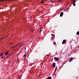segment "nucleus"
Returning <instances> with one entry per match:
<instances>
[{
    "instance_id": "1",
    "label": "nucleus",
    "mask_w": 79,
    "mask_h": 79,
    "mask_svg": "<svg viewBox=\"0 0 79 79\" xmlns=\"http://www.w3.org/2000/svg\"><path fill=\"white\" fill-rule=\"evenodd\" d=\"M54 59L55 60V61H58L59 60V58L57 57H55Z\"/></svg>"
},
{
    "instance_id": "2",
    "label": "nucleus",
    "mask_w": 79,
    "mask_h": 79,
    "mask_svg": "<svg viewBox=\"0 0 79 79\" xmlns=\"http://www.w3.org/2000/svg\"><path fill=\"white\" fill-rule=\"evenodd\" d=\"M56 64L55 63V62H53V64H52V66L53 67V68H55V66H56Z\"/></svg>"
},
{
    "instance_id": "3",
    "label": "nucleus",
    "mask_w": 79,
    "mask_h": 79,
    "mask_svg": "<svg viewBox=\"0 0 79 79\" xmlns=\"http://www.w3.org/2000/svg\"><path fill=\"white\" fill-rule=\"evenodd\" d=\"M63 12H61L60 13V17H62V16H63Z\"/></svg>"
},
{
    "instance_id": "4",
    "label": "nucleus",
    "mask_w": 79,
    "mask_h": 79,
    "mask_svg": "<svg viewBox=\"0 0 79 79\" xmlns=\"http://www.w3.org/2000/svg\"><path fill=\"white\" fill-rule=\"evenodd\" d=\"M65 42H66V40H64L63 42H62V44H65Z\"/></svg>"
},
{
    "instance_id": "5",
    "label": "nucleus",
    "mask_w": 79,
    "mask_h": 79,
    "mask_svg": "<svg viewBox=\"0 0 79 79\" xmlns=\"http://www.w3.org/2000/svg\"><path fill=\"white\" fill-rule=\"evenodd\" d=\"M73 57H71L70 59H69V62H71V61H73Z\"/></svg>"
},
{
    "instance_id": "6",
    "label": "nucleus",
    "mask_w": 79,
    "mask_h": 79,
    "mask_svg": "<svg viewBox=\"0 0 79 79\" xmlns=\"http://www.w3.org/2000/svg\"><path fill=\"white\" fill-rule=\"evenodd\" d=\"M8 53H9V52L8 51H6V53H5V55H8Z\"/></svg>"
},
{
    "instance_id": "7",
    "label": "nucleus",
    "mask_w": 79,
    "mask_h": 79,
    "mask_svg": "<svg viewBox=\"0 0 79 79\" xmlns=\"http://www.w3.org/2000/svg\"><path fill=\"white\" fill-rule=\"evenodd\" d=\"M56 2V1H53V2H51L52 3H55Z\"/></svg>"
},
{
    "instance_id": "8",
    "label": "nucleus",
    "mask_w": 79,
    "mask_h": 79,
    "mask_svg": "<svg viewBox=\"0 0 79 79\" xmlns=\"http://www.w3.org/2000/svg\"><path fill=\"white\" fill-rule=\"evenodd\" d=\"M47 79H52V77H48V78Z\"/></svg>"
},
{
    "instance_id": "9",
    "label": "nucleus",
    "mask_w": 79,
    "mask_h": 79,
    "mask_svg": "<svg viewBox=\"0 0 79 79\" xmlns=\"http://www.w3.org/2000/svg\"><path fill=\"white\" fill-rule=\"evenodd\" d=\"M76 0H74V1H73V3H76Z\"/></svg>"
},
{
    "instance_id": "10",
    "label": "nucleus",
    "mask_w": 79,
    "mask_h": 79,
    "mask_svg": "<svg viewBox=\"0 0 79 79\" xmlns=\"http://www.w3.org/2000/svg\"><path fill=\"white\" fill-rule=\"evenodd\" d=\"M77 35H79V31H78L77 33Z\"/></svg>"
},
{
    "instance_id": "11",
    "label": "nucleus",
    "mask_w": 79,
    "mask_h": 79,
    "mask_svg": "<svg viewBox=\"0 0 79 79\" xmlns=\"http://www.w3.org/2000/svg\"><path fill=\"white\" fill-rule=\"evenodd\" d=\"M18 45H19V44H16L15 46V47H17V46H18Z\"/></svg>"
},
{
    "instance_id": "12",
    "label": "nucleus",
    "mask_w": 79,
    "mask_h": 79,
    "mask_svg": "<svg viewBox=\"0 0 79 79\" xmlns=\"http://www.w3.org/2000/svg\"><path fill=\"white\" fill-rule=\"evenodd\" d=\"M26 54H24V55H23V56L24 57H26Z\"/></svg>"
},
{
    "instance_id": "13",
    "label": "nucleus",
    "mask_w": 79,
    "mask_h": 79,
    "mask_svg": "<svg viewBox=\"0 0 79 79\" xmlns=\"http://www.w3.org/2000/svg\"><path fill=\"white\" fill-rule=\"evenodd\" d=\"M73 6H76V4H75V3H73Z\"/></svg>"
},
{
    "instance_id": "14",
    "label": "nucleus",
    "mask_w": 79,
    "mask_h": 79,
    "mask_svg": "<svg viewBox=\"0 0 79 79\" xmlns=\"http://www.w3.org/2000/svg\"><path fill=\"white\" fill-rule=\"evenodd\" d=\"M51 35H52V36H55V35L54 34H52Z\"/></svg>"
},
{
    "instance_id": "15",
    "label": "nucleus",
    "mask_w": 79,
    "mask_h": 79,
    "mask_svg": "<svg viewBox=\"0 0 79 79\" xmlns=\"http://www.w3.org/2000/svg\"><path fill=\"white\" fill-rule=\"evenodd\" d=\"M53 44L54 45H56V43L55 42H54Z\"/></svg>"
},
{
    "instance_id": "16",
    "label": "nucleus",
    "mask_w": 79,
    "mask_h": 79,
    "mask_svg": "<svg viewBox=\"0 0 79 79\" xmlns=\"http://www.w3.org/2000/svg\"><path fill=\"white\" fill-rule=\"evenodd\" d=\"M1 58V59H3V58H4L3 56H2V57Z\"/></svg>"
},
{
    "instance_id": "17",
    "label": "nucleus",
    "mask_w": 79,
    "mask_h": 79,
    "mask_svg": "<svg viewBox=\"0 0 79 79\" xmlns=\"http://www.w3.org/2000/svg\"><path fill=\"white\" fill-rule=\"evenodd\" d=\"M9 57V56H7L6 57V59H7V58H8V57Z\"/></svg>"
},
{
    "instance_id": "18",
    "label": "nucleus",
    "mask_w": 79,
    "mask_h": 79,
    "mask_svg": "<svg viewBox=\"0 0 79 79\" xmlns=\"http://www.w3.org/2000/svg\"><path fill=\"white\" fill-rule=\"evenodd\" d=\"M44 3V2L43 1L42 2H41V3Z\"/></svg>"
},
{
    "instance_id": "19",
    "label": "nucleus",
    "mask_w": 79,
    "mask_h": 79,
    "mask_svg": "<svg viewBox=\"0 0 79 79\" xmlns=\"http://www.w3.org/2000/svg\"><path fill=\"white\" fill-rule=\"evenodd\" d=\"M3 38H0V40H1L2 39H3Z\"/></svg>"
},
{
    "instance_id": "20",
    "label": "nucleus",
    "mask_w": 79,
    "mask_h": 79,
    "mask_svg": "<svg viewBox=\"0 0 79 79\" xmlns=\"http://www.w3.org/2000/svg\"><path fill=\"white\" fill-rule=\"evenodd\" d=\"M2 55H3L2 54L0 55V56L1 57H2Z\"/></svg>"
},
{
    "instance_id": "21",
    "label": "nucleus",
    "mask_w": 79,
    "mask_h": 79,
    "mask_svg": "<svg viewBox=\"0 0 79 79\" xmlns=\"http://www.w3.org/2000/svg\"><path fill=\"white\" fill-rule=\"evenodd\" d=\"M23 44H22L20 46V47H22V46H23Z\"/></svg>"
},
{
    "instance_id": "22",
    "label": "nucleus",
    "mask_w": 79,
    "mask_h": 79,
    "mask_svg": "<svg viewBox=\"0 0 79 79\" xmlns=\"http://www.w3.org/2000/svg\"><path fill=\"white\" fill-rule=\"evenodd\" d=\"M4 53H5V52H4V53H3L1 54L3 55V54H4Z\"/></svg>"
},
{
    "instance_id": "23",
    "label": "nucleus",
    "mask_w": 79,
    "mask_h": 79,
    "mask_svg": "<svg viewBox=\"0 0 79 79\" xmlns=\"http://www.w3.org/2000/svg\"><path fill=\"white\" fill-rule=\"evenodd\" d=\"M0 2H3V0H0Z\"/></svg>"
},
{
    "instance_id": "24",
    "label": "nucleus",
    "mask_w": 79,
    "mask_h": 79,
    "mask_svg": "<svg viewBox=\"0 0 79 79\" xmlns=\"http://www.w3.org/2000/svg\"><path fill=\"white\" fill-rule=\"evenodd\" d=\"M58 2H61V1H60V0H58Z\"/></svg>"
},
{
    "instance_id": "25",
    "label": "nucleus",
    "mask_w": 79,
    "mask_h": 79,
    "mask_svg": "<svg viewBox=\"0 0 79 79\" xmlns=\"http://www.w3.org/2000/svg\"><path fill=\"white\" fill-rule=\"evenodd\" d=\"M41 28H42V27L40 28L39 30H40V29H41Z\"/></svg>"
},
{
    "instance_id": "26",
    "label": "nucleus",
    "mask_w": 79,
    "mask_h": 79,
    "mask_svg": "<svg viewBox=\"0 0 79 79\" xmlns=\"http://www.w3.org/2000/svg\"><path fill=\"white\" fill-rule=\"evenodd\" d=\"M42 30H41L40 31V32H42Z\"/></svg>"
},
{
    "instance_id": "27",
    "label": "nucleus",
    "mask_w": 79,
    "mask_h": 79,
    "mask_svg": "<svg viewBox=\"0 0 79 79\" xmlns=\"http://www.w3.org/2000/svg\"><path fill=\"white\" fill-rule=\"evenodd\" d=\"M6 57H5V58H4V60H6Z\"/></svg>"
},
{
    "instance_id": "28",
    "label": "nucleus",
    "mask_w": 79,
    "mask_h": 79,
    "mask_svg": "<svg viewBox=\"0 0 79 79\" xmlns=\"http://www.w3.org/2000/svg\"><path fill=\"white\" fill-rule=\"evenodd\" d=\"M12 53H12V52L11 53H10V55L12 54Z\"/></svg>"
},
{
    "instance_id": "29",
    "label": "nucleus",
    "mask_w": 79,
    "mask_h": 79,
    "mask_svg": "<svg viewBox=\"0 0 79 79\" xmlns=\"http://www.w3.org/2000/svg\"><path fill=\"white\" fill-rule=\"evenodd\" d=\"M24 50H26V48H24Z\"/></svg>"
},
{
    "instance_id": "30",
    "label": "nucleus",
    "mask_w": 79,
    "mask_h": 79,
    "mask_svg": "<svg viewBox=\"0 0 79 79\" xmlns=\"http://www.w3.org/2000/svg\"><path fill=\"white\" fill-rule=\"evenodd\" d=\"M12 44V43H10V44Z\"/></svg>"
},
{
    "instance_id": "31",
    "label": "nucleus",
    "mask_w": 79,
    "mask_h": 79,
    "mask_svg": "<svg viewBox=\"0 0 79 79\" xmlns=\"http://www.w3.org/2000/svg\"><path fill=\"white\" fill-rule=\"evenodd\" d=\"M3 2V1H5V0H2Z\"/></svg>"
},
{
    "instance_id": "32",
    "label": "nucleus",
    "mask_w": 79,
    "mask_h": 79,
    "mask_svg": "<svg viewBox=\"0 0 79 79\" xmlns=\"http://www.w3.org/2000/svg\"><path fill=\"white\" fill-rule=\"evenodd\" d=\"M76 50H77V49H76Z\"/></svg>"
},
{
    "instance_id": "33",
    "label": "nucleus",
    "mask_w": 79,
    "mask_h": 79,
    "mask_svg": "<svg viewBox=\"0 0 79 79\" xmlns=\"http://www.w3.org/2000/svg\"><path fill=\"white\" fill-rule=\"evenodd\" d=\"M47 56H48V55H47Z\"/></svg>"
},
{
    "instance_id": "34",
    "label": "nucleus",
    "mask_w": 79,
    "mask_h": 79,
    "mask_svg": "<svg viewBox=\"0 0 79 79\" xmlns=\"http://www.w3.org/2000/svg\"><path fill=\"white\" fill-rule=\"evenodd\" d=\"M78 48H79V46H78Z\"/></svg>"
},
{
    "instance_id": "35",
    "label": "nucleus",
    "mask_w": 79,
    "mask_h": 79,
    "mask_svg": "<svg viewBox=\"0 0 79 79\" xmlns=\"http://www.w3.org/2000/svg\"><path fill=\"white\" fill-rule=\"evenodd\" d=\"M47 0H46V1H47Z\"/></svg>"
}]
</instances>
